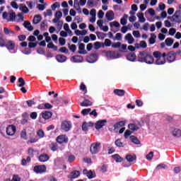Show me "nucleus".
<instances>
[{"label": "nucleus", "instance_id": "obj_50", "mask_svg": "<svg viewBox=\"0 0 181 181\" xmlns=\"http://www.w3.org/2000/svg\"><path fill=\"white\" fill-rule=\"evenodd\" d=\"M68 47L69 49V50H71V52H73V53H74V52H76L77 47L76 46V45H70V44H68Z\"/></svg>", "mask_w": 181, "mask_h": 181}, {"label": "nucleus", "instance_id": "obj_53", "mask_svg": "<svg viewBox=\"0 0 181 181\" xmlns=\"http://www.w3.org/2000/svg\"><path fill=\"white\" fill-rule=\"evenodd\" d=\"M83 173H86V176L88 177V179H93V177H94V176H93V172L91 171L87 172L86 170H84Z\"/></svg>", "mask_w": 181, "mask_h": 181}, {"label": "nucleus", "instance_id": "obj_56", "mask_svg": "<svg viewBox=\"0 0 181 181\" xmlns=\"http://www.w3.org/2000/svg\"><path fill=\"white\" fill-rule=\"evenodd\" d=\"M80 90L84 91V94H87V87L84 83H81L80 86Z\"/></svg>", "mask_w": 181, "mask_h": 181}, {"label": "nucleus", "instance_id": "obj_57", "mask_svg": "<svg viewBox=\"0 0 181 181\" xmlns=\"http://www.w3.org/2000/svg\"><path fill=\"white\" fill-rule=\"evenodd\" d=\"M22 53H23V54H30V53H32V50L30 48H25L24 49L22 50Z\"/></svg>", "mask_w": 181, "mask_h": 181}, {"label": "nucleus", "instance_id": "obj_42", "mask_svg": "<svg viewBox=\"0 0 181 181\" xmlns=\"http://www.w3.org/2000/svg\"><path fill=\"white\" fill-rule=\"evenodd\" d=\"M16 22H23V14L18 13L17 16H16Z\"/></svg>", "mask_w": 181, "mask_h": 181}, {"label": "nucleus", "instance_id": "obj_60", "mask_svg": "<svg viewBox=\"0 0 181 181\" xmlns=\"http://www.w3.org/2000/svg\"><path fill=\"white\" fill-rule=\"evenodd\" d=\"M146 158L147 160H152L153 158V151L150 152L148 154L146 155Z\"/></svg>", "mask_w": 181, "mask_h": 181}, {"label": "nucleus", "instance_id": "obj_51", "mask_svg": "<svg viewBox=\"0 0 181 181\" xmlns=\"http://www.w3.org/2000/svg\"><path fill=\"white\" fill-rule=\"evenodd\" d=\"M112 47L113 49H119L121 47V42H114L112 44Z\"/></svg>", "mask_w": 181, "mask_h": 181}, {"label": "nucleus", "instance_id": "obj_22", "mask_svg": "<svg viewBox=\"0 0 181 181\" xmlns=\"http://www.w3.org/2000/svg\"><path fill=\"white\" fill-rule=\"evenodd\" d=\"M78 51L79 54H86L87 52L86 51V45L83 43H81L78 47Z\"/></svg>", "mask_w": 181, "mask_h": 181}, {"label": "nucleus", "instance_id": "obj_41", "mask_svg": "<svg viewBox=\"0 0 181 181\" xmlns=\"http://www.w3.org/2000/svg\"><path fill=\"white\" fill-rule=\"evenodd\" d=\"M19 9L22 11L23 13H28L29 12V8H28L26 6H23V4H20Z\"/></svg>", "mask_w": 181, "mask_h": 181}, {"label": "nucleus", "instance_id": "obj_61", "mask_svg": "<svg viewBox=\"0 0 181 181\" xmlns=\"http://www.w3.org/2000/svg\"><path fill=\"white\" fill-rule=\"evenodd\" d=\"M91 112V109L90 108H88V109H83L81 111V114H83V115H87V114H89V112Z\"/></svg>", "mask_w": 181, "mask_h": 181}, {"label": "nucleus", "instance_id": "obj_43", "mask_svg": "<svg viewBox=\"0 0 181 181\" xmlns=\"http://www.w3.org/2000/svg\"><path fill=\"white\" fill-rule=\"evenodd\" d=\"M110 28H119V26H121V25L119 24V23L118 21H113L110 23Z\"/></svg>", "mask_w": 181, "mask_h": 181}, {"label": "nucleus", "instance_id": "obj_8", "mask_svg": "<svg viewBox=\"0 0 181 181\" xmlns=\"http://www.w3.org/2000/svg\"><path fill=\"white\" fill-rule=\"evenodd\" d=\"M6 132L8 136H13L16 132V127L13 124H10L6 127Z\"/></svg>", "mask_w": 181, "mask_h": 181}, {"label": "nucleus", "instance_id": "obj_26", "mask_svg": "<svg viewBox=\"0 0 181 181\" xmlns=\"http://www.w3.org/2000/svg\"><path fill=\"white\" fill-rule=\"evenodd\" d=\"M49 157L47 154H41L39 156V160L40 162H47V160H49Z\"/></svg>", "mask_w": 181, "mask_h": 181}, {"label": "nucleus", "instance_id": "obj_10", "mask_svg": "<svg viewBox=\"0 0 181 181\" xmlns=\"http://www.w3.org/2000/svg\"><path fill=\"white\" fill-rule=\"evenodd\" d=\"M57 142L58 144H67L69 142V138L66 135H60L57 137Z\"/></svg>", "mask_w": 181, "mask_h": 181}, {"label": "nucleus", "instance_id": "obj_16", "mask_svg": "<svg viewBox=\"0 0 181 181\" xmlns=\"http://www.w3.org/2000/svg\"><path fill=\"white\" fill-rule=\"evenodd\" d=\"M63 16V13L62 11H58L55 13V18L52 20L53 23H57L62 17Z\"/></svg>", "mask_w": 181, "mask_h": 181}, {"label": "nucleus", "instance_id": "obj_59", "mask_svg": "<svg viewBox=\"0 0 181 181\" xmlns=\"http://www.w3.org/2000/svg\"><path fill=\"white\" fill-rule=\"evenodd\" d=\"M114 40H122V34L119 33H117Z\"/></svg>", "mask_w": 181, "mask_h": 181}, {"label": "nucleus", "instance_id": "obj_27", "mask_svg": "<svg viewBox=\"0 0 181 181\" xmlns=\"http://www.w3.org/2000/svg\"><path fill=\"white\" fill-rule=\"evenodd\" d=\"M120 23L121 25H123V26H125L127 23H128V15L124 14L123 17L120 19Z\"/></svg>", "mask_w": 181, "mask_h": 181}, {"label": "nucleus", "instance_id": "obj_30", "mask_svg": "<svg viewBox=\"0 0 181 181\" xmlns=\"http://www.w3.org/2000/svg\"><path fill=\"white\" fill-rule=\"evenodd\" d=\"M20 136L21 139H24V141H26L28 139V133H26V129H23L21 132Z\"/></svg>", "mask_w": 181, "mask_h": 181}, {"label": "nucleus", "instance_id": "obj_25", "mask_svg": "<svg viewBox=\"0 0 181 181\" xmlns=\"http://www.w3.org/2000/svg\"><path fill=\"white\" fill-rule=\"evenodd\" d=\"M136 16L139 18V22H140V23H145V22H146V19L144 16V13H138Z\"/></svg>", "mask_w": 181, "mask_h": 181}, {"label": "nucleus", "instance_id": "obj_28", "mask_svg": "<svg viewBox=\"0 0 181 181\" xmlns=\"http://www.w3.org/2000/svg\"><path fill=\"white\" fill-rule=\"evenodd\" d=\"M115 145L118 146V148H125V144L120 139H118L115 141Z\"/></svg>", "mask_w": 181, "mask_h": 181}, {"label": "nucleus", "instance_id": "obj_2", "mask_svg": "<svg viewBox=\"0 0 181 181\" xmlns=\"http://www.w3.org/2000/svg\"><path fill=\"white\" fill-rule=\"evenodd\" d=\"M153 56L156 59V64L160 66L166 63V53H160L159 51H155L153 52Z\"/></svg>", "mask_w": 181, "mask_h": 181}, {"label": "nucleus", "instance_id": "obj_33", "mask_svg": "<svg viewBox=\"0 0 181 181\" xmlns=\"http://www.w3.org/2000/svg\"><path fill=\"white\" fill-rule=\"evenodd\" d=\"M126 159L127 162H134V160H136V156L135 155H127L126 156Z\"/></svg>", "mask_w": 181, "mask_h": 181}, {"label": "nucleus", "instance_id": "obj_36", "mask_svg": "<svg viewBox=\"0 0 181 181\" xmlns=\"http://www.w3.org/2000/svg\"><path fill=\"white\" fill-rule=\"evenodd\" d=\"M87 6L88 8H94V6H97V2L93 0H88Z\"/></svg>", "mask_w": 181, "mask_h": 181}, {"label": "nucleus", "instance_id": "obj_14", "mask_svg": "<svg viewBox=\"0 0 181 181\" xmlns=\"http://www.w3.org/2000/svg\"><path fill=\"white\" fill-rule=\"evenodd\" d=\"M71 60L74 63H83L84 59H83V57L81 55H75L71 58Z\"/></svg>", "mask_w": 181, "mask_h": 181}, {"label": "nucleus", "instance_id": "obj_12", "mask_svg": "<svg viewBox=\"0 0 181 181\" xmlns=\"http://www.w3.org/2000/svg\"><path fill=\"white\" fill-rule=\"evenodd\" d=\"M98 59V54H91L89 57L86 58V60L88 63H95Z\"/></svg>", "mask_w": 181, "mask_h": 181}, {"label": "nucleus", "instance_id": "obj_47", "mask_svg": "<svg viewBox=\"0 0 181 181\" xmlns=\"http://www.w3.org/2000/svg\"><path fill=\"white\" fill-rule=\"evenodd\" d=\"M151 37L149 39V43L150 45H154L156 39V35H155V34H151Z\"/></svg>", "mask_w": 181, "mask_h": 181}, {"label": "nucleus", "instance_id": "obj_20", "mask_svg": "<svg viewBox=\"0 0 181 181\" xmlns=\"http://www.w3.org/2000/svg\"><path fill=\"white\" fill-rule=\"evenodd\" d=\"M127 60H129V62H135V60L136 59V54H135L134 52L129 53L127 55Z\"/></svg>", "mask_w": 181, "mask_h": 181}, {"label": "nucleus", "instance_id": "obj_21", "mask_svg": "<svg viewBox=\"0 0 181 181\" xmlns=\"http://www.w3.org/2000/svg\"><path fill=\"white\" fill-rule=\"evenodd\" d=\"M56 59L59 63H64L67 60V57L64 55L59 54L57 55Z\"/></svg>", "mask_w": 181, "mask_h": 181}, {"label": "nucleus", "instance_id": "obj_4", "mask_svg": "<svg viewBox=\"0 0 181 181\" xmlns=\"http://www.w3.org/2000/svg\"><path fill=\"white\" fill-rule=\"evenodd\" d=\"M103 53H105L106 57L110 59H119V57H121V54L117 51H103Z\"/></svg>", "mask_w": 181, "mask_h": 181}, {"label": "nucleus", "instance_id": "obj_40", "mask_svg": "<svg viewBox=\"0 0 181 181\" xmlns=\"http://www.w3.org/2000/svg\"><path fill=\"white\" fill-rule=\"evenodd\" d=\"M74 8L76 11H81V8H80V2L78 1V0H74Z\"/></svg>", "mask_w": 181, "mask_h": 181}, {"label": "nucleus", "instance_id": "obj_9", "mask_svg": "<svg viewBox=\"0 0 181 181\" xmlns=\"http://www.w3.org/2000/svg\"><path fill=\"white\" fill-rule=\"evenodd\" d=\"M34 172L35 173H45L46 172V165H36L34 167Z\"/></svg>", "mask_w": 181, "mask_h": 181}, {"label": "nucleus", "instance_id": "obj_46", "mask_svg": "<svg viewBox=\"0 0 181 181\" xmlns=\"http://www.w3.org/2000/svg\"><path fill=\"white\" fill-rule=\"evenodd\" d=\"M112 158H113L116 162H122V158L118 154L113 155Z\"/></svg>", "mask_w": 181, "mask_h": 181}, {"label": "nucleus", "instance_id": "obj_52", "mask_svg": "<svg viewBox=\"0 0 181 181\" xmlns=\"http://www.w3.org/2000/svg\"><path fill=\"white\" fill-rule=\"evenodd\" d=\"M56 26H57V29L61 30L62 28H63V21L58 20V21L57 22Z\"/></svg>", "mask_w": 181, "mask_h": 181}, {"label": "nucleus", "instance_id": "obj_7", "mask_svg": "<svg viewBox=\"0 0 181 181\" xmlns=\"http://www.w3.org/2000/svg\"><path fill=\"white\" fill-rule=\"evenodd\" d=\"M61 129L64 132H69V130L71 129V123L66 120L63 121L61 124Z\"/></svg>", "mask_w": 181, "mask_h": 181}, {"label": "nucleus", "instance_id": "obj_37", "mask_svg": "<svg viewBox=\"0 0 181 181\" xmlns=\"http://www.w3.org/2000/svg\"><path fill=\"white\" fill-rule=\"evenodd\" d=\"M6 42L4 40V35L0 33V47H5Z\"/></svg>", "mask_w": 181, "mask_h": 181}, {"label": "nucleus", "instance_id": "obj_11", "mask_svg": "<svg viewBox=\"0 0 181 181\" xmlns=\"http://www.w3.org/2000/svg\"><path fill=\"white\" fill-rule=\"evenodd\" d=\"M5 47H6L7 50H14L16 47V44L14 41L12 40H8L6 42V45H4Z\"/></svg>", "mask_w": 181, "mask_h": 181}, {"label": "nucleus", "instance_id": "obj_63", "mask_svg": "<svg viewBox=\"0 0 181 181\" xmlns=\"http://www.w3.org/2000/svg\"><path fill=\"white\" fill-rule=\"evenodd\" d=\"M111 45H112L111 40L110 39L105 40V46H106L107 47H110Z\"/></svg>", "mask_w": 181, "mask_h": 181}, {"label": "nucleus", "instance_id": "obj_54", "mask_svg": "<svg viewBox=\"0 0 181 181\" xmlns=\"http://www.w3.org/2000/svg\"><path fill=\"white\" fill-rule=\"evenodd\" d=\"M18 83H20V84L18 85V87H23V86L26 84V83L25 82V80H23V78H19Z\"/></svg>", "mask_w": 181, "mask_h": 181}, {"label": "nucleus", "instance_id": "obj_31", "mask_svg": "<svg viewBox=\"0 0 181 181\" xmlns=\"http://www.w3.org/2000/svg\"><path fill=\"white\" fill-rule=\"evenodd\" d=\"M41 21L42 16H40V15H36L33 18V23H34V25H37V23H39V22H40Z\"/></svg>", "mask_w": 181, "mask_h": 181}, {"label": "nucleus", "instance_id": "obj_18", "mask_svg": "<svg viewBox=\"0 0 181 181\" xmlns=\"http://www.w3.org/2000/svg\"><path fill=\"white\" fill-rule=\"evenodd\" d=\"M125 40H127L129 45H132L135 42V39L132 37V34L127 33L124 37Z\"/></svg>", "mask_w": 181, "mask_h": 181}, {"label": "nucleus", "instance_id": "obj_62", "mask_svg": "<svg viewBox=\"0 0 181 181\" xmlns=\"http://www.w3.org/2000/svg\"><path fill=\"white\" fill-rule=\"evenodd\" d=\"M31 119H36L37 118V113L36 112H33L30 115Z\"/></svg>", "mask_w": 181, "mask_h": 181}, {"label": "nucleus", "instance_id": "obj_35", "mask_svg": "<svg viewBox=\"0 0 181 181\" xmlns=\"http://www.w3.org/2000/svg\"><path fill=\"white\" fill-rule=\"evenodd\" d=\"M125 124H126L125 121H120L114 125V128L115 129H118V128H121V127H124Z\"/></svg>", "mask_w": 181, "mask_h": 181}, {"label": "nucleus", "instance_id": "obj_55", "mask_svg": "<svg viewBox=\"0 0 181 181\" xmlns=\"http://www.w3.org/2000/svg\"><path fill=\"white\" fill-rule=\"evenodd\" d=\"M52 11H56V8H60V4L59 2H55L51 6Z\"/></svg>", "mask_w": 181, "mask_h": 181}, {"label": "nucleus", "instance_id": "obj_49", "mask_svg": "<svg viewBox=\"0 0 181 181\" xmlns=\"http://www.w3.org/2000/svg\"><path fill=\"white\" fill-rule=\"evenodd\" d=\"M37 135L39 136V138H44L45 137V132H43L42 129H39L37 131Z\"/></svg>", "mask_w": 181, "mask_h": 181}, {"label": "nucleus", "instance_id": "obj_23", "mask_svg": "<svg viewBox=\"0 0 181 181\" xmlns=\"http://www.w3.org/2000/svg\"><path fill=\"white\" fill-rule=\"evenodd\" d=\"M113 93L115 95H119V97L125 95V90L122 89H115Z\"/></svg>", "mask_w": 181, "mask_h": 181}, {"label": "nucleus", "instance_id": "obj_58", "mask_svg": "<svg viewBox=\"0 0 181 181\" xmlns=\"http://www.w3.org/2000/svg\"><path fill=\"white\" fill-rule=\"evenodd\" d=\"M175 33H176V28H170L168 31V35H170V36H174Z\"/></svg>", "mask_w": 181, "mask_h": 181}, {"label": "nucleus", "instance_id": "obj_5", "mask_svg": "<svg viewBox=\"0 0 181 181\" xmlns=\"http://www.w3.org/2000/svg\"><path fill=\"white\" fill-rule=\"evenodd\" d=\"M171 22H175V23H181V11H176L173 16L168 17Z\"/></svg>", "mask_w": 181, "mask_h": 181}, {"label": "nucleus", "instance_id": "obj_39", "mask_svg": "<svg viewBox=\"0 0 181 181\" xmlns=\"http://www.w3.org/2000/svg\"><path fill=\"white\" fill-rule=\"evenodd\" d=\"M165 45L166 46H168V47H170V46H172V45H173V39L170 38V37H168L165 40Z\"/></svg>", "mask_w": 181, "mask_h": 181}, {"label": "nucleus", "instance_id": "obj_13", "mask_svg": "<svg viewBox=\"0 0 181 181\" xmlns=\"http://www.w3.org/2000/svg\"><path fill=\"white\" fill-rule=\"evenodd\" d=\"M105 124H107V119L99 120L95 123V128L96 129H101Z\"/></svg>", "mask_w": 181, "mask_h": 181}, {"label": "nucleus", "instance_id": "obj_64", "mask_svg": "<svg viewBox=\"0 0 181 181\" xmlns=\"http://www.w3.org/2000/svg\"><path fill=\"white\" fill-rule=\"evenodd\" d=\"M133 36H134L136 38L141 37V33L138 30H134L133 31Z\"/></svg>", "mask_w": 181, "mask_h": 181}, {"label": "nucleus", "instance_id": "obj_1", "mask_svg": "<svg viewBox=\"0 0 181 181\" xmlns=\"http://www.w3.org/2000/svg\"><path fill=\"white\" fill-rule=\"evenodd\" d=\"M138 62H140V63H146L147 64H153L155 59L152 55L148 53V52L142 51L139 53Z\"/></svg>", "mask_w": 181, "mask_h": 181}, {"label": "nucleus", "instance_id": "obj_38", "mask_svg": "<svg viewBox=\"0 0 181 181\" xmlns=\"http://www.w3.org/2000/svg\"><path fill=\"white\" fill-rule=\"evenodd\" d=\"M130 139L133 144H135L136 145H140L141 141L138 139V138L135 137V136H132L130 137Z\"/></svg>", "mask_w": 181, "mask_h": 181}, {"label": "nucleus", "instance_id": "obj_34", "mask_svg": "<svg viewBox=\"0 0 181 181\" xmlns=\"http://www.w3.org/2000/svg\"><path fill=\"white\" fill-rule=\"evenodd\" d=\"M90 105H93V103L87 99H85L84 101L81 103V107H90Z\"/></svg>", "mask_w": 181, "mask_h": 181}, {"label": "nucleus", "instance_id": "obj_17", "mask_svg": "<svg viewBox=\"0 0 181 181\" xmlns=\"http://www.w3.org/2000/svg\"><path fill=\"white\" fill-rule=\"evenodd\" d=\"M114 16H115V14L112 11H108L105 14V18L109 21H114Z\"/></svg>", "mask_w": 181, "mask_h": 181}, {"label": "nucleus", "instance_id": "obj_3", "mask_svg": "<svg viewBox=\"0 0 181 181\" xmlns=\"http://www.w3.org/2000/svg\"><path fill=\"white\" fill-rule=\"evenodd\" d=\"M2 18L4 21H6L7 22H15L16 19V13H15V12L13 11H4L2 13Z\"/></svg>", "mask_w": 181, "mask_h": 181}, {"label": "nucleus", "instance_id": "obj_45", "mask_svg": "<svg viewBox=\"0 0 181 181\" xmlns=\"http://www.w3.org/2000/svg\"><path fill=\"white\" fill-rule=\"evenodd\" d=\"M128 128L130 129L131 131H138V129H139V128L134 124H129Z\"/></svg>", "mask_w": 181, "mask_h": 181}, {"label": "nucleus", "instance_id": "obj_48", "mask_svg": "<svg viewBox=\"0 0 181 181\" xmlns=\"http://www.w3.org/2000/svg\"><path fill=\"white\" fill-rule=\"evenodd\" d=\"M44 16L46 18L47 16H53V12L50 9H47L46 12H44Z\"/></svg>", "mask_w": 181, "mask_h": 181}, {"label": "nucleus", "instance_id": "obj_32", "mask_svg": "<svg viewBox=\"0 0 181 181\" xmlns=\"http://www.w3.org/2000/svg\"><path fill=\"white\" fill-rule=\"evenodd\" d=\"M4 35L11 36V35H12L13 36L15 35V32H13V30H11V29L8 28H4Z\"/></svg>", "mask_w": 181, "mask_h": 181}, {"label": "nucleus", "instance_id": "obj_6", "mask_svg": "<svg viewBox=\"0 0 181 181\" xmlns=\"http://www.w3.org/2000/svg\"><path fill=\"white\" fill-rule=\"evenodd\" d=\"M100 149H101L100 143L95 142L90 145V151L92 155H95V153H98V152H100Z\"/></svg>", "mask_w": 181, "mask_h": 181}, {"label": "nucleus", "instance_id": "obj_29", "mask_svg": "<svg viewBox=\"0 0 181 181\" xmlns=\"http://www.w3.org/2000/svg\"><path fill=\"white\" fill-rule=\"evenodd\" d=\"M23 26L30 32H32V30H33V26H32L30 22L29 21H25L23 23Z\"/></svg>", "mask_w": 181, "mask_h": 181}, {"label": "nucleus", "instance_id": "obj_44", "mask_svg": "<svg viewBox=\"0 0 181 181\" xmlns=\"http://www.w3.org/2000/svg\"><path fill=\"white\" fill-rule=\"evenodd\" d=\"M79 176H80V172L78 171H74L71 173V177L72 179H76Z\"/></svg>", "mask_w": 181, "mask_h": 181}, {"label": "nucleus", "instance_id": "obj_15", "mask_svg": "<svg viewBox=\"0 0 181 181\" xmlns=\"http://www.w3.org/2000/svg\"><path fill=\"white\" fill-rule=\"evenodd\" d=\"M53 115V113L52 112L49 111H45L42 112L40 116L42 117L44 119H49V118H52V116Z\"/></svg>", "mask_w": 181, "mask_h": 181}, {"label": "nucleus", "instance_id": "obj_24", "mask_svg": "<svg viewBox=\"0 0 181 181\" xmlns=\"http://www.w3.org/2000/svg\"><path fill=\"white\" fill-rule=\"evenodd\" d=\"M172 134L173 136H175L176 138H180L181 136V130L179 129H174L171 131Z\"/></svg>", "mask_w": 181, "mask_h": 181}, {"label": "nucleus", "instance_id": "obj_19", "mask_svg": "<svg viewBox=\"0 0 181 181\" xmlns=\"http://www.w3.org/2000/svg\"><path fill=\"white\" fill-rule=\"evenodd\" d=\"M175 60H176V55L174 53L170 52L167 55V61L168 63H173Z\"/></svg>", "mask_w": 181, "mask_h": 181}]
</instances>
